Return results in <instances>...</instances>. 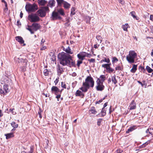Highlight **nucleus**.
Instances as JSON below:
<instances>
[{
	"instance_id": "nucleus-28",
	"label": "nucleus",
	"mask_w": 153,
	"mask_h": 153,
	"mask_svg": "<svg viewBox=\"0 0 153 153\" xmlns=\"http://www.w3.org/2000/svg\"><path fill=\"white\" fill-rule=\"evenodd\" d=\"M58 12L59 13L60 15H61L62 16H63L65 15L64 10L62 8H60L58 10Z\"/></svg>"
},
{
	"instance_id": "nucleus-60",
	"label": "nucleus",
	"mask_w": 153,
	"mask_h": 153,
	"mask_svg": "<svg viewBox=\"0 0 153 153\" xmlns=\"http://www.w3.org/2000/svg\"><path fill=\"white\" fill-rule=\"evenodd\" d=\"M151 55L152 56H153V49L152 50L151 53Z\"/></svg>"
},
{
	"instance_id": "nucleus-44",
	"label": "nucleus",
	"mask_w": 153,
	"mask_h": 153,
	"mask_svg": "<svg viewBox=\"0 0 153 153\" xmlns=\"http://www.w3.org/2000/svg\"><path fill=\"white\" fill-rule=\"evenodd\" d=\"M61 86L62 87L65 88L66 86L65 84L63 82H61Z\"/></svg>"
},
{
	"instance_id": "nucleus-53",
	"label": "nucleus",
	"mask_w": 153,
	"mask_h": 153,
	"mask_svg": "<svg viewBox=\"0 0 153 153\" xmlns=\"http://www.w3.org/2000/svg\"><path fill=\"white\" fill-rule=\"evenodd\" d=\"M99 46V45H97V44H96V45H94V47L95 48H97Z\"/></svg>"
},
{
	"instance_id": "nucleus-20",
	"label": "nucleus",
	"mask_w": 153,
	"mask_h": 153,
	"mask_svg": "<svg viewBox=\"0 0 153 153\" xmlns=\"http://www.w3.org/2000/svg\"><path fill=\"white\" fill-rule=\"evenodd\" d=\"M63 5V7L66 9H68L71 6V4L66 1L64 2Z\"/></svg>"
},
{
	"instance_id": "nucleus-57",
	"label": "nucleus",
	"mask_w": 153,
	"mask_h": 153,
	"mask_svg": "<svg viewBox=\"0 0 153 153\" xmlns=\"http://www.w3.org/2000/svg\"><path fill=\"white\" fill-rule=\"evenodd\" d=\"M23 15V13H22V12H21L20 13V17L21 18H22V17Z\"/></svg>"
},
{
	"instance_id": "nucleus-51",
	"label": "nucleus",
	"mask_w": 153,
	"mask_h": 153,
	"mask_svg": "<svg viewBox=\"0 0 153 153\" xmlns=\"http://www.w3.org/2000/svg\"><path fill=\"white\" fill-rule=\"evenodd\" d=\"M150 19L152 21H153V14L150 15Z\"/></svg>"
},
{
	"instance_id": "nucleus-63",
	"label": "nucleus",
	"mask_w": 153,
	"mask_h": 153,
	"mask_svg": "<svg viewBox=\"0 0 153 153\" xmlns=\"http://www.w3.org/2000/svg\"><path fill=\"white\" fill-rule=\"evenodd\" d=\"M76 75V74L75 73H73L72 74V76H75Z\"/></svg>"
},
{
	"instance_id": "nucleus-7",
	"label": "nucleus",
	"mask_w": 153,
	"mask_h": 153,
	"mask_svg": "<svg viewBox=\"0 0 153 153\" xmlns=\"http://www.w3.org/2000/svg\"><path fill=\"white\" fill-rule=\"evenodd\" d=\"M10 91L8 86L7 85H5L3 86V90L0 88V94L3 95L6 94Z\"/></svg>"
},
{
	"instance_id": "nucleus-47",
	"label": "nucleus",
	"mask_w": 153,
	"mask_h": 153,
	"mask_svg": "<svg viewBox=\"0 0 153 153\" xmlns=\"http://www.w3.org/2000/svg\"><path fill=\"white\" fill-rule=\"evenodd\" d=\"M42 47L40 48V50L42 51L45 50L46 48V47L45 46H42Z\"/></svg>"
},
{
	"instance_id": "nucleus-22",
	"label": "nucleus",
	"mask_w": 153,
	"mask_h": 153,
	"mask_svg": "<svg viewBox=\"0 0 153 153\" xmlns=\"http://www.w3.org/2000/svg\"><path fill=\"white\" fill-rule=\"evenodd\" d=\"M137 65L133 64L132 68L130 70V71L132 73H134L137 70Z\"/></svg>"
},
{
	"instance_id": "nucleus-24",
	"label": "nucleus",
	"mask_w": 153,
	"mask_h": 153,
	"mask_svg": "<svg viewBox=\"0 0 153 153\" xmlns=\"http://www.w3.org/2000/svg\"><path fill=\"white\" fill-rule=\"evenodd\" d=\"M129 27V26L128 24H126L122 26V28L124 31H127V29Z\"/></svg>"
},
{
	"instance_id": "nucleus-12",
	"label": "nucleus",
	"mask_w": 153,
	"mask_h": 153,
	"mask_svg": "<svg viewBox=\"0 0 153 153\" xmlns=\"http://www.w3.org/2000/svg\"><path fill=\"white\" fill-rule=\"evenodd\" d=\"M16 39L20 44H23V46L25 45V44L24 43V41L22 37L19 36H17L16 37Z\"/></svg>"
},
{
	"instance_id": "nucleus-34",
	"label": "nucleus",
	"mask_w": 153,
	"mask_h": 153,
	"mask_svg": "<svg viewBox=\"0 0 153 153\" xmlns=\"http://www.w3.org/2000/svg\"><path fill=\"white\" fill-rule=\"evenodd\" d=\"M56 1L59 5H61L62 4H63L64 2L65 1L63 0H56Z\"/></svg>"
},
{
	"instance_id": "nucleus-23",
	"label": "nucleus",
	"mask_w": 153,
	"mask_h": 153,
	"mask_svg": "<svg viewBox=\"0 0 153 153\" xmlns=\"http://www.w3.org/2000/svg\"><path fill=\"white\" fill-rule=\"evenodd\" d=\"M136 128V126H133L131 127L128 130L126 131V132L127 133H129L130 132L134 130Z\"/></svg>"
},
{
	"instance_id": "nucleus-41",
	"label": "nucleus",
	"mask_w": 153,
	"mask_h": 153,
	"mask_svg": "<svg viewBox=\"0 0 153 153\" xmlns=\"http://www.w3.org/2000/svg\"><path fill=\"white\" fill-rule=\"evenodd\" d=\"M102 120V119H100L97 120V125L98 126H100V125L101 123Z\"/></svg>"
},
{
	"instance_id": "nucleus-52",
	"label": "nucleus",
	"mask_w": 153,
	"mask_h": 153,
	"mask_svg": "<svg viewBox=\"0 0 153 153\" xmlns=\"http://www.w3.org/2000/svg\"><path fill=\"white\" fill-rule=\"evenodd\" d=\"M61 97V95L60 94L57 95L56 97L57 99V100L59 101V99Z\"/></svg>"
},
{
	"instance_id": "nucleus-31",
	"label": "nucleus",
	"mask_w": 153,
	"mask_h": 153,
	"mask_svg": "<svg viewBox=\"0 0 153 153\" xmlns=\"http://www.w3.org/2000/svg\"><path fill=\"white\" fill-rule=\"evenodd\" d=\"M75 8L74 7H72L71 8V16H73L75 14Z\"/></svg>"
},
{
	"instance_id": "nucleus-21",
	"label": "nucleus",
	"mask_w": 153,
	"mask_h": 153,
	"mask_svg": "<svg viewBox=\"0 0 153 153\" xmlns=\"http://www.w3.org/2000/svg\"><path fill=\"white\" fill-rule=\"evenodd\" d=\"M75 95L76 96H81L82 97H83L84 96V94L79 90H77L75 93Z\"/></svg>"
},
{
	"instance_id": "nucleus-27",
	"label": "nucleus",
	"mask_w": 153,
	"mask_h": 153,
	"mask_svg": "<svg viewBox=\"0 0 153 153\" xmlns=\"http://www.w3.org/2000/svg\"><path fill=\"white\" fill-rule=\"evenodd\" d=\"M118 61V59L116 57H114L112 58V63L113 65Z\"/></svg>"
},
{
	"instance_id": "nucleus-13",
	"label": "nucleus",
	"mask_w": 153,
	"mask_h": 153,
	"mask_svg": "<svg viewBox=\"0 0 153 153\" xmlns=\"http://www.w3.org/2000/svg\"><path fill=\"white\" fill-rule=\"evenodd\" d=\"M129 107L130 108V109L131 110L134 109L136 108V103L134 102V100L132 101L129 106Z\"/></svg>"
},
{
	"instance_id": "nucleus-36",
	"label": "nucleus",
	"mask_w": 153,
	"mask_h": 153,
	"mask_svg": "<svg viewBox=\"0 0 153 153\" xmlns=\"http://www.w3.org/2000/svg\"><path fill=\"white\" fill-rule=\"evenodd\" d=\"M131 16L134 18H135L137 20V18L136 16H135V13L134 11H132L130 13Z\"/></svg>"
},
{
	"instance_id": "nucleus-1",
	"label": "nucleus",
	"mask_w": 153,
	"mask_h": 153,
	"mask_svg": "<svg viewBox=\"0 0 153 153\" xmlns=\"http://www.w3.org/2000/svg\"><path fill=\"white\" fill-rule=\"evenodd\" d=\"M58 58L60 60V63L63 65H67L70 67L75 65V62L72 58L71 56L68 54L62 52L59 53Z\"/></svg>"
},
{
	"instance_id": "nucleus-35",
	"label": "nucleus",
	"mask_w": 153,
	"mask_h": 153,
	"mask_svg": "<svg viewBox=\"0 0 153 153\" xmlns=\"http://www.w3.org/2000/svg\"><path fill=\"white\" fill-rule=\"evenodd\" d=\"M86 22L87 23H90V22L91 19V17L88 16H86L85 17Z\"/></svg>"
},
{
	"instance_id": "nucleus-64",
	"label": "nucleus",
	"mask_w": 153,
	"mask_h": 153,
	"mask_svg": "<svg viewBox=\"0 0 153 153\" xmlns=\"http://www.w3.org/2000/svg\"><path fill=\"white\" fill-rule=\"evenodd\" d=\"M101 113H102V114H103L104 115H105V112H104L103 111H101Z\"/></svg>"
},
{
	"instance_id": "nucleus-55",
	"label": "nucleus",
	"mask_w": 153,
	"mask_h": 153,
	"mask_svg": "<svg viewBox=\"0 0 153 153\" xmlns=\"http://www.w3.org/2000/svg\"><path fill=\"white\" fill-rule=\"evenodd\" d=\"M3 115V114L2 113V111L0 110V117H1Z\"/></svg>"
},
{
	"instance_id": "nucleus-17",
	"label": "nucleus",
	"mask_w": 153,
	"mask_h": 153,
	"mask_svg": "<svg viewBox=\"0 0 153 153\" xmlns=\"http://www.w3.org/2000/svg\"><path fill=\"white\" fill-rule=\"evenodd\" d=\"M11 125L13 128V129L12 130V131L15 130L19 126L18 124L13 121L11 123Z\"/></svg>"
},
{
	"instance_id": "nucleus-38",
	"label": "nucleus",
	"mask_w": 153,
	"mask_h": 153,
	"mask_svg": "<svg viewBox=\"0 0 153 153\" xmlns=\"http://www.w3.org/2000/svg\"><path fill=\"white\" fill-rule=\"evenodd\" d=\"M102 62H105L108 63L110 62V60L109 58H105L104 59L102 60Z\"/></svg>"
},
{
	"instance_id": "nucleus-61",
	"label": "nucleus",
	"mask_w": 153,
	"mask_h": 153,
	"mask_svg": "<svg viewBox=\"0 0 153 153\" xmlns=\"http://www.w3.org/2000/svg\"><path fill=\"white\" fill-rule=\"evenodd\" d=\"M13 110H14L13 108V109L10 108L9 109V112H11L12 111H13Z\"/></svg>"
},
{
	"instance_id": "nucleus-45",
	"label": "nucleus",
	"mask_w": 153,
	"mask_h": 153,
	"mask_svg": "<svg viewBox=\"0 0 153 153\" xmlns=\"http://www.w3.org/2000/svg\"><path fill=\"white\" fill-rule=\"evenodd\" d=\"M104 99H105V98H104L103 99L100 100L99 101L97 102H96V104H97V103L99 104L103 100H104Z\"/></svg>"
},
{
	"instance_id": "nucleus-10",
	"label": "nucleus",
	"mask_w": 153,
	"mask_h": 153,
	"mask_svg": "<svg viewBox=\"0 0 153 153\" xmlns=\"http://www.w3.org/2000/svg\"><path fill=\"white\" fill-rule=\"evenodd\" d=\"M88 54L85 52H82L77 55V57L79 59L83 60L86 56H88Z\"/></svg>"
},
{
	"instance_id": "nucleus-11",
	"label": "nucleus",
	"mask_w": 153,
	"mask_h": 153,
	"mask_svg": "<svg viewBox=\"0 0 153 153\" xmlns=\"http://www.w3.org/2000/svg\"><path fill=\"white\" fill-rule=\"evenodd\" d=\"M52 18L53 20H55L57 19H60L61 17L57 13L53 12L52 14Z\"/></svg>"
},
{
	"instance_id": "nucleus-48",
	"label": "nucleus",
	"mask_w": 153,
	"mask_h": 153,
	"mask_svg": "<svg viewBox=\"0 0 153 153\" xmlns=\"http://www.w3.org/2000/svg\"><path fill=\"white\" fill-rule=\"evenodd\" d=\"M45 42V39H42L41 41V45H42V46H43L42 44Z\"/></svg>"
},
{
	"instance_id": "nucleus-62",
	"label": "nucleus",
	"mask_w": 153,
	"mask_h": 153,
	"mask_svg": "<svg viewBox=\"0 0 153 153\" xmlns=\"http://www.w3.org/2000/svg\"><path fill=\"white\" fill-rule=\"evenodd\" d=\"M13 114H16V113L15 111H12L11 112Z\"/></svg>"
},
{
	"instance_id": "nucleus-8",
	"label": "nucleus",
	"mask_w": 153,
	"mask_h": 153,
	"mask_svg": "<svg viewBox=\"0 0 153 153\" xmlns=\"http://www.w3.org/2000/svg\"><path fill=\"white\" fill-rule=\"evenodd\" d=\"M35 7L34 5L27 4L25 6L26 10L28 12L34 11L35 10Z\"/></svg>"
},
{
	"instance_id": "nucleus-33",
	"label": "nucleus",
	"mask_w": 153,
	"mask_h": 153,
	"mask_svg": "<svg viewBox=\"0 0 153 153\" xmlns=\"http://www.w3.org/2000/svg\"><path fill=\"white\" fill-rule=\"evenodd\" d=\"M90 111L91 112V113L92 114H96L97 113V111L94 109V107H92L91 108L90 110Z\"/></svg>"
},
{
	"instance_id": "nucleus-37",
	"label": "nucleus",
	"mask_w": 153,
	"mask_h": 153,
	"mask_svg": "<svg viewBox=\"0 0 153 153\" xmlns=\"http://www.w3.org/2000/svg\"><path fill=\"white\" fill-rule=\"evenodd\" d=\"M41 9L43 10L44 11V12H45V13L46 12L48 11L49 10L48 7H43Z\"/></svg>"
},
{
	"instance_id": "nucleus-32",
	"label": "nucleus",
	"mask_w": 153,
	"mask_h": 153,
	"mask_svg": "<svg viewBox=\"0 0 153 153\" xmlns=\"http://www.w3.org/2000/svg\"><path fill=\"white\" fill-rule=\"evenodd\" d=\"M65 51L68 53L72 54L73 52L71 51V49L69 47H68L65 50Z\"/></svg>"
},
{
	"instance_id": "nucleus-18",
	"label": "nucleus",
	"mask_w": 153,
	"mask_h": 153,
	"mask_svg": "<svg viewBox=\"0 0 153 153\" xmlns=\"http://www.w3.org/2000/svg\"><path fill=\"white\" fill-rule=\"evenodd\" d=\"M37 2L39 5L43 6L47 3V1L45 0H38Z\"/></svg>"
},
{
	"instance_id": "nucleus-50",
	"label": "nucleus",
	"mask_w": 153,
	"mask_h": 153,
	"mask_svg": "<svg viewBox=\"0 0 153 153\" xmlns=\"http://www.w3.org/2000/svg\"><path fill=\"white\" fill-rule=\"evenodd\" d=\"M119 2L121 4H123L124 3V1L123 0H119Z\"/></svg>"
},
{
	"instance_id": "nucleus-46",
	"label": "nucleus",
	"mask_w": 153,
	"mask_h": 153,
	"mask_svg": "<svg viewBox=\"0 0 153 153\" xmlns=\"http://www.w3.org/2000/svg\"><path fill=\"white\" fill-rule=\"evenodd\" d=\"M95 61V60L94 59H91L88 60V61H89L90 62H94Z\"/></svg>"
},
{
	"instance_id": "nucleus-43",
	"label": "nucleus",
	"mask_w": 153,
	"mask_h": 153,
	"mask_svg": "<svg viewBox=\"0 0 153 153\" xmlns=\"http://www.w3.org/2000/svg\"><path fill=\"white\" fill-rule=\"evenodd\" d=\"M101 37L99 35H97L96 36V38L98 40L100 41V43H101V42H102V40L101 39Z\"/></svg>"
},
{
	"instance_id": "nucleus-40",
	"label": "nucleus",
	"mask_w": 153,
	"mask_h": 153,
	"mask_svg": "<svg viewBox=\"0 0 153 153\" xmlns=\"http://www.w3.org/2000/svg\"><path fill=\"white\" fill-rule=\"evenodd\" d=\"M152 131H153V129H152L151 128L150 129H148L146 130V133H148L149 132V133L152 134Z\"/></svg>"
},
{
	"instance_id": "nucleus-3",
	"label": "nucleus",
	"mask_w": 153,
	"mask_h": 153,
	"mask_svg": "<svg viewBox=\"0 0 153 153\" xmlns=\"http://www.w3.org/2000/svg\"><path fill=\"white\" fill-rule=\"evenodd\" d=\"M137 54L134 51H130L126 56V59L129 63H134L135 59L137 57Z\"/></svg>"
},
{
	"instance_id": "nucleus-59",
	"label": "nucleus",
	"mask_w": 153,
	"mask_h": 153,
	"mask_svg": "<svg viewBox=\"0 0 153 153\" xmlns=\"http://www.w3.org/2000/svg\"><path fill=\"white\" fill-rule=\"evenodd\" d=\"M138 82L140 84L142 85V86H143V85L141 82L139 81H138Z\"/></svg>"
},
{
	"instance_id": "nucleus-16",
	"label": "nucleus",
	"mask_w": 153,
	"mask_h": 153,
	"mask_svg": "<svg viewBox=\"0 0 153 153\" xmlns=\"http://www.w3.org/2000/svg\"><path fill=\"white\" fill-rule=\"evenodd\" d=\"M21 60L23 62V65H24L21 68V70L22 71H25L26 70V66L27 64V61L26 59L24 60L23 59H22Z\"/></svg>"
},
{
	"instance_id": "nucleus-9",
	"label": "nucleus",
	"mask_w": 153,
	"mask_h": 153,
	"mask_svg": "<svg viewBox=\"0 0 153 153\" xmlns=\"http://www.w3.org/2000/svg\"><path fill=\"white\" fill-rule=\"evenodd\" d=\"M97 86H96V89L97 91H102L104 88V86L103 85V83H101L100 81H98L96 82Z\"/></svg>"
},
{
	"instance_id": "nucleus-14",
	"label": "nucleus",
	"mask_w": 153,
	"mask_h": 153,
	"mask_svg": "<svg viewBox=\"0 0 153 153\" xmlns=\"http://www.w3.org/2000/svg\"><path fill=\"white\" fill-rule=\"evenodd\" d=\"M37 13L41 17H44L46 15V13L44 12V11L41 9L39 10Z\"/></svg>"
},
{
	"instance_id": "nucleus-58",
	"label": "nucleus",
	"mask_w": 153,
	"mask_h": 153,
	"mask_svg": "<svg viewBox=\"0 0 153 153\" xmlns=\"http://www.w3.org/2000/svg\"><path fill=\"white\" fill-rule=\"evenodd\" d=\"M107 102H105L104 104L103 105V107H104L103 108H104L105 107H106L107 106Z\"/></svg>"
},
{
	"instance_id": "nucleus-25",
	"label": "nucleus",
	"mask_w": 153,
	"mask_h": 153,
	"mask_svg": "<svg viewBox=\"0 0 153 153\" xmlns=\"http://www.w3.org/2000/svg\"><path fill=\"white\" fill-rule=\"evenodd\" d=\"M5 135L6 136V138L7 139L11 137H13L14 135L13 133H10L5 134Z\"/></svg>"
},
{
	"instance_id": "nucleus-6",
	"label": "nucleus",
	"mask_w": 153,
	"mask_h": 153,
	"mask_svg": "<svg viewBox=\"0 0 153 153\" xmlns=\"http://www.w3.org/2000/svg\"><path fill=\"white\" fill-rule=\"evenodd\" d=\"M111 65V64H104L102 65V67L106 68L107 72L111 73L114 72V70L110 67Z\"/></svg>"
},
{
	"instance_id": "nucleus-56",
	"label": "nucleus",
	"mask_w": 153,
	"mask_h": 153,
	"mask_svg": "<svg viewBox=\"0 0 153 153\" xmlns=\"http://www.w3.org/2000/svg\"><path fill=\"white\" fill-rule=\"evenodd\" d=\"M150 29L151 30V31L153 33V26H152L150 27Z\"/></svg>"
},
{
	"instance_id": "nucleus-30",
	"label": "nucleus",
	"mask_w": 153,
	"mask_h": 153,
	"mask_svg": "<svg viewBox=\"0 0 153 153\" xmlns=\"http://www.w3.org/2000/svg\"><path fill=\"white\" fill-rule=\"evenodd\" d=\"M146 69L148 72L149 73H151L153 71V69L151 68L150 67L148 66H146Z\"/></svg>"
},
{
	"instance_id": "nucleus-29",
	"label": "nucleus",
	"mask_w": 153,
	"mask_h": 153,
	"mask_svg": "<svg viewBox=\"0 0 153 153\" xmlns=\"http://www.w3.org/2000/svg\"><path fill=\"white\" fill-rule=\"evenodd\" d=\"M111 80L112 82L114 83V84H116L117 83V81L116 79V76L114 75L111 77Z\"/></svg>"
},
{
	"instance_id": "nucleus-4",
	"label": "nucleus",
	"mask_w": 153,
	"mask_h": 153,
	"mask_svg": "<svg viewBox=\"0 0 153 153\" xmlns=\"http://www.w3.org/2000/svg\"><path fill=\"white\" fill-rule=\"evenodd\" d=\"M40 25L37 23H33L31 25H28L26 28L28 30L31 34H34L35 31H36L40 28Z\"/></svg>"
},
{
	"instance_id": "nucleus-39",
	"label": "nucleus",
	"mask_w": 153,
	"mask_h": 153,
	"mask_svg": "<svg viewBox=\"0 0 153 153\" xmlns=\"http://www.w3.org/2000/svg\"><path fill=\"white\" fill-rule=\"evenodd\" d=\"M43 73L45 76H47L48 74V71L47 69H45L43 71Z\"/></svg>"
},
{
	"instance_id": "nucleus-49",
	"label": "nucleus",
	"mask_w": 153,
	"mask_h": 153,
	"mask_svg": "<svg viewBox=\"0 0 153 153\" xmlns=\"http://www.w3.org/2000/svg\"><path fill=\"white\" fill-rule=\"evenodd\" d=\"M82 61H78L77 62V65L79 66V65L82 63Z\"/></svg>"
},
{
	"instance_id": "nucleus-42",
	"label": "nucleus",
	"mask_w": 153,
	"mask_h": 153,
	"mask_svg": "<svg viewBox=\"0 0 153 153\" xmlns=\"http://www.w3.org/2000/svg\"><path fill=\"white\" fill-rule=\"evenodd\" d=\"M122 68L119 65H117L115 68L116 70H121Z\"/></svg>"
},
{
	"instance_id": "nucleus-19",
	"label": "nucleus",
	"mask_w": 153,
	"mask_h": 153,
	"mask_svg": "<svg viewBox=\"0 0 153 153\" xmlns=\"http://www.w3.org/2000/svg\"><path fill=\"white\" fill-rule=\"evenodd\" d=\"M51 91L54 92L55 94L59 92H61L57 87L56 86H53L51 88Z\"/></svg>"
},
{
	"instance_id": "nucleus-54",
	"label": "nucleus",
	"mask_w": 153,
	"mask_h": 153,
	"mask_svg": "<svg viewBox=\"0 0 153 153\" xmlns=\"http://www.w3.org/2000/svg\"><path fill=\"white\" fill-rule=\"evenodd\" d=\"M17 25L18 26H19L20 25H21L20 22V21H19L18 20L17 21Z\"/></svg>"
},
{
	"instance_id": "nucleus-15",
	"label": "nucleus",
	"mask_w": 153,
	"mask_h": 153,
	"mask_svg": "<svg viewBox=\"0 0 153 153\" xmlns=\"http://www.w3.org/2000/svg\"><path fill=\"white\" fill-rule=\"evenodd\" d=\"M106 79V77L104 75H101L99 78H98L97 82L99 81L100 82L103 83Z\"/></svg>"
},
{
	"instance_id": "nucleus-26",
	"label": "nucleus",
	"mask_w": 153,
	"mask_h": 153,
	"mask_svg": "<svg viewBox=\"0 0 153 153\" xmlns=\"http://www.w3.org/2000/svg\"><path fill=\"white\" fill-rule=\"evenodd\" d=\"M55 3V1L54 0H51L49 2V5L51 7L54 6Z\"/></svg>"
},
{
	"instance_id": "nucleus-2",
	"label": "nucleus",
	"mask_w": 153,
	"mask_h": 153,
	"mask_svg": "<svg viewBox=\"0 0 153 153\" xmlns=\"http://www.w3.org/2000/svg\"><path fill=\"white\" fill-rule=\"evenodd\" d=\"M94 82L93 79L91 76H88L85 79V81L83 83L82 86L80 88L82 92H85L90 87H93Z\"/></svg>"
},
{
	"instance_id": "nucleus-5",
	"label": "nucleus",
	"mask_w": 153,
	"mask_h": 153,
	"mask_svg": "<svg viewBox=\"0 0 153 153\" xmlns=\"http://www.w3.org/2000/svg\"><path fill=\"white\" fill-rule=\"evenodd\" d=\"M28 19L31 22L38 21L39 18L36 14L31 13L28 16Z\"/></svg>"
}]
</instances>
